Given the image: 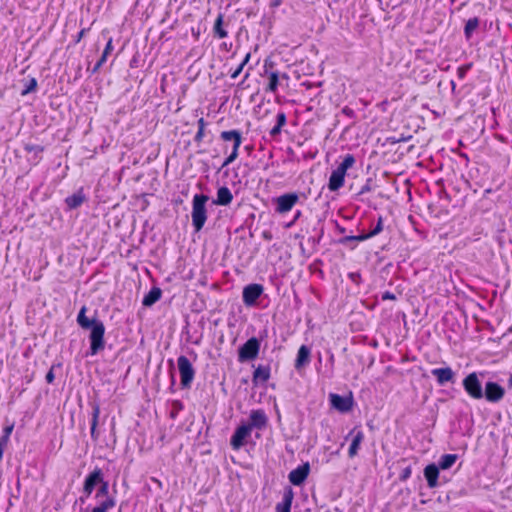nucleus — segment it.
Segmentation results:
<instances>
[{
  "label": "nucleus",
  "mask_w": 512,
  "mask_h": 512,
  "mask_svg": "<svg viewBox=\"0 0 512 512\" xmlns=\"http://www.w3.org/2000/svg\"><path fill=\"white\" fill-rule=\"evenodd\" d=\"M96 486H98L93 498L96 505L87 507L86 512H109L116 506V498L109 492V482L104 479L101 468L95 467L88 473L84 479L82 487V496L79 500L84 503L86 499L92 496Z\"/></svg>",
  "instance_id": "obj_1"
},
{
  "label": "nucleus",
  "mask_w": 512,
  "mask_h": 512,
  "mask_svg": "<svg viewBox=\"0 0 512 512\" xmlns=\"http://www.w3.org/2000/svg\"><path fill=\"white\" fill-rule=\"evenodd\" d=\"M87 307L82 306L78 315H77V323L82 329H91L89 340H90V348L89 355L94 356L98 354L105 348V326L102 321L98 319L90 320L86 316Z\"/></svg>",
  "instance_id": "obj_2"
},
{
  "label": "nucleus",
  "mask_w": 512,
  "mask_h": 512,
  "mask_svg": "<svg viewBox=\"0 0 512 512\" xmlns=\"http://www.w3.org/2000/svg\"><path fill=\"white\" fill-rule=\"evenodd\" d=\"M209 197L205 194H195L192 200V225L195 232H200L207 221L206 203Z\"/></svg>",
  "instance_id": "obj_3"
},
{
  "label": "nucleus",
  "mask_w": 512,
  "mask_h": 512,
  "mask_svg": "<svg viewBox=\"0 0 512 512\" xmlns=\"http://www.w3.org/2000/svg\"><path fill=\"white\" fill-rule=\"evenodd\" d=\"M220 139L224 142H232L231 153L225 158L221 165V169L233 163L239 157V149L243 142L240 130H225L220 133Z\"/></svg>",
  "instance_id": "obj_4"
},
{
  "label": "nucleus",
  "mask_w": 512,
  "mask_h": 512,
  "mask_svg": "<svg viewBox=\"0 0 512 512\" xmlns=\"http://www.w3.org/2000/svg\"><path fill=\"white\" fill-rule=\"evenodd\" d=\"M177 365L180 373L181 386L183 388H189L195 377V370L190 360L186 356L180 355L177 358Z\"/></svg>",
  "instance_id": "obj_5"
},
{
  "label": "nucleus",
  "mask_w": 512,
  "mask_h": 512,
  "mask_svg": "<svg viewBox=\"0 0 512 512\" xmlns=\"http://www.w3.org/2000/svg\"><path fill=\"white\" fill-rule=\"evenodd\" d=\"M464 391L467 395L475 400L483 398V390L481 382L476 372L469 373L462 381Z\"/></svg>",
  "instance_id": "obj_6"
},
{
  "label": "nucleus",
  "mask_w": 512,
  "mask_h": 512,
  "mask_svg": "<svg viewBox=\"0 0 512 512\" xmlns=\"http://www.w3.org/2000/svg\"><path fill=\"white\" fill-rule=\"evenodd\" d=\"M260 351V341L256 337L248 339L238 350V361L243 363L257 358Z\"/></svg>",
  "instance_id": "obj_7"
},
{
  "label": "nucleus",
  "mask_w": 512,
  "mask_h": 512,
  "mask_svg": "<svg viewBox=\"0 0 512 512\" xmlns=\"http://www.w3.org/2000/svg\"><path fill=\"white\" fill-rule=\"evenodd\" d=\"M299 202V195L296 192L285 193L273 199L275 212L287 214Z\"/></svg>",
  "instance_id": "obj_8"
},
{
  "label": "nucleus",
  "mask_w": 512,
  "mask_h": 512,
  "mask_svg": "<svg viewBox=\"0 0 512 512\" xmlns=\"http://www.w3.org/2000/svg\"><path fill=\"white\" fill-rule=\"evenodd\" d=\"M263 292L264 287L262 284L252 283L246 285L242 291V300L244 305L247 307L255 306Z\"/></svg>",
  "instance_id": "obj_9"
},
{
  "label": "nucleus",
  "mask_w": 512,
  "mask_h": 512,
  "mask_svg": "<svg viewBox=\"0 0 512 512\" xmlns=\"http://www.w3.org/2000/svg\"><path fill=\"white\" fill-rule=\"evenodd\" d=\"M264 77L267 79V84L264 88V91L266 93H273L275 94L278 90V87L280 85V80L285 79L288 80L289 76L286 73H280L278 70H268L266 65L264 66Z\"/></svg>",
  "instance_id": "obj_10"
},
{
  "label": "nucleus",
  "mask_w": 512,
  "mask_h": 512,
  "mask_svg": "<svg viewBox=\"0 0 512 512\" xmlns=\"http://www.w3.org/2000/svg\"><path fill=\"white\" fill-rule=\"evenodd\" d=\"M329 401L332 408L339 411L340 413H347L352 410L354 400L352 395L341 396L336 393L329 394Z\"/></svg>",
  "instance_id": "obj_11"
},
{
  "label": "nucleus",
  "mask_w": 512,
  "mask_h": 512,
  "mask_svg": "<svg viewBox=\"0 0 512 512\" xmlns=\"http://www.w3.org/2000/svg\"><path fill=\"white\" fill-rule=\"evenodd\" d=\"M505 395V389L494 381H488L485 384L483 397L490 403L500 402Z\"/></svg>",
  "instance_id": "obj_12"
},
{
  "label": "nucleus",
  "mask_w": 512,
  "mask_h": 512,
  "mask_svg": "<svg viewBox=\"0 0 512 512\" xmlns=\"http://www.w3.org/2000/svg\"><path fill=\"white\" fill-rule=\"evenodd\" d=\"M348 437H352V441L348 449V456L352 459L357 456L365 435L360 426H355L348 433L347 438Z\"/></svg>",
  "instance_id": "obj_13"
},
{
  "label": "nucleus",
  "mask_w": 512,
  "mask_h": 512,
  "mask_svg": "<svg viewBox=\"0 0 512 512\" xmlns=\"http://www.w3.org/2000/svg\"><path fill=\"white\" fill-rule=\"evenodd\" d=\"M251 432L250 427L246 424L238 426L230 439L232 449L237 451L243 447L246 439L251 435Z\"/></svg>",
  "instance_id": "obj_14"
},
{
  "label": "nucleus",
  "mask_w": 512,
  "mask_h": 512,
  "mask_svg": "<svg viewBox=\"0 0 512 512\" xmlns=\"http://www.w3.org/2000/svg\"><path fill=\"white\" fill-rule=\"evenodd\" d=\"M250 430L258 429L263 430L268 424V417L263 409L251 410L249 415V422L245 423Z\"/></svg>",
  "instance_id": "obj_15"
},
{
  "label": "nucleus",
  "mask_w": 512,
  "mask_h": 512,
  "mask_svg": "<svg viewBox=\"0 0 512 512\" xmlns=\"http://www.w3.org/2000/svg\"><path fill=\"white\" fill-rule=\"evenodd\" d=\"M310 472V465L308 462L299 465L295 469H293L289 475L288 479L291 484L295 486H300L304 483V481L307 479Z\"/></svg>",
  "instance_id": "obj_16"
},
{
  "label": "nucleus",
  "mask_w": 512,
  "mask_h": 512,
  "mask_svg": "<svg viewBox=\"0 0 512 512\" xmlns=\"http://www.w3.org/2000/svg\"><path fill=\"white\" fill-rule=\"evenodd\" d=\"M431 374L441 386L455 380V373L451 367L434 368L431 370Z\"/></svg>",
  "instance_id": "obj_17"
},
{
  "label": "nucleus",
  "mask_w": 512,
  "mask_h": 512,
  "mask_svg": "<svg viewBox=\"0 0 512 512\" xmlns=\"http://www.w3.org/2000/svg\"><path fill=\"white\" fill-rule=\"evenodd\" d=\"M294 499V492L291 487L285 488L283 492L282 501L276 504V512H291L292 502Z\"/></svg>",
  "instance_id": "obj_18"
},
{
  "label": "nucleus",
  "mask_w": 512,
  "mask_h": 512,
  "mask_svg": "<svg viewBox=\"0 0 512 512\" xmlns=\"http://www.w3.org/2000/svg\"><path fill=\"white\" fill-rule=\"evenodd\" d=\"M25 152L31 154V158L29 159L33 165H37L42 160V153L45 150V147L39 144L33 143H25L23 146Z\"/></svg>",
  "instance_id": "obj_19"
},
{
  "label": "nucleus",
  "mask_w": 512,
  "mask_h": 512,
  "mask_svg": "<svg viewBox=\"0 0 512 512\" xmlns=\"http://www.w3.org/2000/svg\"><path fill=\"white\" fill-rule=\"evenodd\" d=\"M233 201V194L230 189L226 186L218 188L216 198L213 203L218 206H228Z\"/></svg>",
  "instance_id": "obj_20"
},
{
  "label": "nucleus",
  "mask_w": 512,
  "mask_h": 512,
  "mask_svg": "<svg viewBox=\"0 0 512 512\" xmlns=\"http://www.w3.org/2000/svg\"><path fill=\"white\" fill-rule=\"evenodd\" d=\"M440 468L435 464H429L424 468V477L429 488H435L438 485Z\"/></svg>",
  "instance_id": "obj_21"
},
{
  "label": "nucleus",
  "mask_w": 512,
  "mask_h": 512,
  "mask_svg": "<svg viewBox=\"0 0 512 512\" xmlns=\"http://www.w3.org/2000/svg\"><path fill=\"white\" fill-rule=\"evenodd\" d=\"M271 376V369L268 365H259L253 372L252 381L255 385L266 383Z\"/></svg>",
  "instance_id": "obj_22"
},
{
  "label": "nucleus",
  "mask_w": 512,
  "mask_h": 512,
  "mask_svg": "<svg viewBox=\"0 0 512 512\" xmlns=\"http://www.w3.org/2000/svg\"><path fill=\"white\" fill-rule=\"evenodd\" d=\"M311 350L306 345H301L297 352L294 367L299 370L310 362Z\"/></svg>",
  "instance_id": "obj_23"
},
{
  "label": "nucleus",
  "mask_w": 512,
  "mask_h": 512,
  "mask_svg": "<svg viewBox=\"0 0 512 512\" xmlns=\"http://www.w3.org/2000/svg\"><path fill=\"white\" fill-rule=\"evenodd\" d=\"M213 36L217 39H223L228 36V31L224 27V15L219 13L213 25Z\"/></svg>",
  "instance_id": "obj_24"
},
{
  "label": "nucleus",
  "mask_w": 512,
  "mask_h": 512,
  "mask_svg": "<svg viewBox=\"0 0 512 512\" xmlns=\"http://www.w3.org/2000/svg\"><path fill=\"white\" fill-rule=\"evenodd\" d=\"M100 412V405L98 403H93L90 434L91 438L95 441L98 440L97 426L99 423Z\"/></svg>",
  "instance_id": "obj_25"
},
{
  "label": "nucleus",
  "mask_w": 512,
  "mask_h": 512,
  "mask_svg": "<svg viewBox=\"0 0 512 512\" xmlns=\"http://www.w3.org/2000/svg\"><path fill=\"white\" fill-rule=\"evenodd\" d=\"M345 176L335 169L331 172L328 182V189L330 191H337L344 186Z\"/></svg>",
  "instance_id": "obj_26"
},
{
  "label": "nucleus",
  "mask_w": 512,
  "mask_h": 512,
  "mask_svg": "<svg viewBox=\"0 0 512 512\" xmlns=\"http://www.w3.org/2000/svg\"><path fill=\"white\" fill-rule=\"evenodd\" d=\"M85 199L86 198H85V195L83 193V190L80 189L76 193L68 196L65 199V204L67 205V207L70 210H73V209H76V208L80 207L84 203Z\"/></svg>",
  "instance_id": "obj_27"
},
{
  "label": "nucleus",
  "mask_w": 512,
  "mask_h": 512,
  "mask_svg": "<svg viewBox=\"0 0 512 512\" xmlns=\"http://www.w3.org/2000/svg\"><path fill=\"white\" fill-rule=\"evenodd\" d=\"M356 163V159L353 154H345L342 158V162L336 167V171L346 176L347 170L352 168Z\"/></svg>",
  "instance_id": "obj_28"
},
{
  "label": "nucleus",
  "mask_w": 512,
  "mask_h": 512,
  "mask_svg": "<svg viewBox=\"0 0 512 512\" xmlns=\"http://www.w3.org/2000/svg\"><path fill=\"white\" fill-rule=\"evenodd\" d=\"M162 295V291L158 287H153L150 289V291L144 296L142 300V304L145 307H150L154 303H156Z\"/></svg>",
  "instance_id": "obj_29"
},
{
  "label": "nucleus",
  "mask_w": 512,
  "mask_h": 512,
  "mask_svg": "<svg viewBox=\"0 0 512 512\" xmlns=\"http://www.w3.org/2000/svg\"><path fill=\"white\" fill-rule=\"evenodd\" d=\"M286 123H287V117H286L285 112H283V111L278 112V114L276 116V124L269 132L270 136L272 138H275L276 136H278L281 133L282 128L286 125Z\"/></svg>",
  "instance_id": "obj_30"
},
{
  "label": "nucleus",
  "mask_w": 512,
  "mask_h": 512,
  "mask_svg": "<svg viewBox=\"0 0 512 512\" xmlns=\"http://www.w3.org/2000/svg\"><path fill=\"white\" fill-rule=\"evenodd\" d=\"M113 51V39L109 38L104 48V51L93 68V72H97L107 61L108 56Z\"/></svg>",
  "instance_id": "obj_31"
},
{
  "label": "nucleus",
  "mask_w": 512,
  "mask_h": 512,
  "mask_svg": "<svg viewBox=\"0 0 512 512\" xmlns=\"http://www.w3.org/2000/svg\"><path fill=\"white\" fill-rule=\"evenodd\" d=\"M479 24L480 21L478 17H472L466 21L464 26V36L467 40L472 37L473 33L478 29Z\"/></svg>",
  "instance_id": "obj_32"
},
{
  "label": "nucleus",
  "mask_w": 512,
  "mask_h": 512,
  "mask_svg": "<svg viewBox=\"0 0 512 512\" xmlns=\"http://www.w3.org/2000/svg\"><path fill=\"white\" fill-rule=\"evenodd\" d=\"M457 458L458 456L456 454H444L439 460L438 467L441 470H447L455 464Z\"/></svg>",
  "instance_id": "obj_33"
},
{
  "label": "nucleus",
  "mask_w": 512,
  "mask_h": 512,
  "mask_svg": "<svg viewBox=\"0 0 512 512\" xmlns=\"http://www.w3.org/2000/svg\"><path fill=\"white\" fill-rule=\"evenodd\" d=\"M36 88H37V80L34 77H32L24 83V88L21 91V95L25 96L31 92H34L36 90Z\"/></svg>",
  "instance_id": "obj_34"
},
{
  "label": "nucleus",
  "mask_w": 512,
  "mask_h": 512,
  "mask_svg": "<svg viewBox=\"0 0 512 512\" xmlns=\"http://www.w3.org/2000/svg\"><path fill=\"white\" fill-rule=\"evenodd\" d=\"M383 223H384V218L382 216H378V219H377V223L376 225L374 226L373 229H371L368 233H367V236L369 238H372L378 234H380L382 231H383Z\"/></svg>",
  "instance_id": "obj_35"
},
{
  "label": "nucleus",
  "mask_w": 512,
  "mask_h": 512,
  "mask_svg": "<svg viewBox=\"0 0 512 512\" xmlns=\"http://www.w3.org/2000/svg\"><path fill=\"white\" fill-rule=\"evenodd\" d=\"M14 429V423H11L3 428L2 436L0 437V441L9 443L10 436Z\"/></svg>",
  "instance_id": "obj_36"
},
{
  "label": "nucleus",
  "mask_w": 512,
  "mask_h": 512,
  "mask_svg": "<svg viewBox=\"0 0 512 512\" xmlns=\"http://www.w3.org/2000/svg\"><path fill=\"white\" fill-rule=\"evenodd\" d=\"M472 67V64H464V65H461L457 68V76L460 80H463L468 71L471 69Z\"/></svg>",
  "instance_id": "obj_37"
},
{
  "label": "nucleus",
  "mask_w": 512,
  "mask_h": 512,
  "mask_svg": "<svg viewBox=\"0 0 512 512\" xmlns=\"http://www.w3.org/2000/svg\"><path fill=\"white\" fill-rule=\"evenodd\" d=\"M412 475V468L411 466H407L404 469H402L401 473L399 474L400 481L404 482L408 480Z\"/></svg>",
  "instance_id": "obj_38"
},
{
  "label": "nucleus",
  "mask_w": 512,
  "mask_h": 512,
  "mask_svg": "<svg viewBox=\"0 0 512 512\" xmlns=\"http://www.w3.org/2000/svg\"><path fill=\"white\" fill-rule=\"evenodd\" d=\"M368 239H370V238L367 236V233H362V234H359L357 236H348V237H346L347 241L362 242V241H366Z\"/></svg>",
  "instance_id": "obj_39"
},
{
  "label": "nucleus",
  "mask_w": 512,
  "mask_h": 512,
  "mask_svg": "<svg viewBox=\"0 0 512 512\" xmlns=\"http://www.w3.org/2000/svg\"><path fill=\"white\" fill-rule=\"evenodd\" d=\"M242 71H243V67L240 64L237 67H235V68H231L229 70L230 78L231 79H236L241 74Z\"/></svg>",
  "instance_id": "obj_40"
},
{
  "label": "nucleus",
  "mask_w": 512,
  "mask_h": 512,
  "mask_svg": "<svg viewBox=\"0 0 512 512\" xmlns=\"http://www.w3.org/2000/svg\"><path fill=\"white\" fill-rule=\"evenodd\" d=\"M205 130L206 129H198L195 136H194V141L197 143V144H200L203 142L204 138H205Z\"/></svg>",
  "instance_id": "obj_41"
},
{
  "label": "nucleus",
  "mask_w": 512,
  "mask_h": 512,
  "mask_svg": "<svg viewBox=\"0 0 512 512\" xmlns=\"http://www.w3.org/2000/svg\"><path fill=\"white\" fill-rule=\"evenodd\" d=\"M45 379H46V382H47L48 384L53 383V381H54V379H55V375H54V367H53V366H52V367L50 368V370L47 372Z\"/></svg>",
  "instance_id": "obj_42"
},
{
  "label": "nucleus",
  "mask_w": 512,
  "mask_h": 512,
  "mask_svg": "<svg viewBox=\"0 0 512 512\" xmlns=\"http://www.w3.org/2000/svg\"><path fill=\"white\" fill-rule=\"evenodd\" d=\"M88 30H89L88 28H83V29H81V30L78 32L77 36L75 37L74 42H75L76 44H77V43H79V42L82 40V38L86 35V33L88 32Z\"/></svg>",
  "instance_id": "obj_43"
},
{
  "label": "nucleus",
  "mask_w": 512,
  "mask_h": 512,
  "mask_svg": "<svg viewBox=\"0 0 512 512\" xmlns=\"http://www.w3.org/2000/svg\"><path fill=\"white\" fill-rule=\"evenodd\" d=\"M382 300L385 301V300H396V296L394 293L390 292V291H385L383 294H382Z\"/></svg>",
  "instance_id": "obj_44"
},
{
  "label": "nucleus",
  "mask_w": 512,
  "mask_h": 512,
  "mask_svg": "<svg viewBox=\"0 0 512 512\" xmlns=\"http://www.w3.org/2000/svg\"><path fill=\"white\" fill-rule=\"evenodd\" d=\"M198 129H206L207 122L203 117L199 118L197 121Z\"/></svg>",
  "instance_id": "obj_45"
},
{
  "label": "nucleus",
  "mask_w": 512,
  "mask_h": 512,
  "mask_svg": "<svg viewBox=\"0 0 512 512\" xmlns=\"http://www.w3.org/2000/svg\"><path fill=\"white\" fill-rule=\"evenodd\" d=\"M348 276L355 283H358L359 279L361 278L360 274L355 272L349 273Z\"/></svg>",
  "instance_id": "obj_46"
},
{
  "label": "nucleus",
  "mask_w": 512,
  "mask_h": 512,
  "mask_svg": "<svg viewBox=\"0 0 512 512\" xmlns=\"http://www.w3.org/2000/svg\"><path fill=\"white\" fill-rule=\"evenodd\" d=\"M7 445H8V443L0 441V462L2 461L3 452H4V449L7 447Z\"/></svg>",
  "instance_id": "obj_47"
},
{
  "label": "nucleus",
  "mask_w": 512,
  "mask_h": 512,
  "mask_svg": "<svg viewBox=\"0 0 512 512\" xmlns=\"http://www.w3.org/2000/svg\"><path fill=\"white\" fill-rule=\"evenodd\" d=\"M284 0H272L271 3H270V7L271 8H277L279 7L282 3H283Z\"/></svg>",
  "instance_id": "obj_48"
},
{
  "label": "nucleus",
  "mask_w": 512,
  "mask_h": 512,
  "mask_svg": "<svg viewBox=\"0 0 512 512\" xmlns=\"http://www.w3.org/2000/svg\"><path fill=\"white\" fill-rule=\"evenodd\" d=\"M342 112H343V114H345L349 117H352L354 115V111L349 107L343 108Z\"/></svg>",
  "instance_id": "obj_49"
},
{
  "label": "nucleus",
  "mask_w": 512,
  "mask_h": 512,
  "mask_svg": "<svg viewBox=\"0 0 512 512\" xmlns=\"http://www.w3.org/2000/svg\"><path fill=\"white\" fill-rule=\"evenodd\" d=\"M250 57H251V54L250 53H247L244 57V59L242 60V62L240 63V65H242V67L244 68L245 65L249 62L250 60Z\"/></svg>",
  "instance_id": "obj_50"
},
{
  "label": "nucleus",
  "mask_w": 512,
  "mask_h": 512,
  "mask_svg": "<svg viewBox=\"0 0 512 512\" xmlns=\"http://www.w3.org/2000/svg\"><path fill=\"white\" fill-rule=\"evenodd\" d=\"M509 383H510V385H512V375H511V377L509 379Z\"/></svg>",
  "instance_id": "obj_51"
},
{
  "label": "nucleus",
  "mask_w": 512,
  "mask_h": 512,
  "mask_svg": "<svg viewBox=\"0 0 512 512\" xmlns=\"http://www.w3.org/2000/svg\"><path fill=\"white\" fill-rule=\"evenodd\" d=\"M452 4L455 3L457 0H449Z\"/></svg>",
  "instance_id": "obj_52"
}]
</instances>
